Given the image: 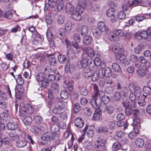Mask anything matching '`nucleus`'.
Here are the masks:
<instances>
[{"label":"nucleus","mask_w":151,"mask_h":151,"mask_svg":"<svg viewBox=\"0 0 151 151\" xmlns=\"http://www.w3.org/2000/svg\"><path fill=\"white\" fill-rule=\"evenodd\" d=\"M98 27H93L92 29V33L96 39H99L103 32L109 34L111 32V30L103 22H99L98 24Z\"/></svg>","instance_id":"nucleus-1"},{"label":"nucleus","mask_w":151,"mask_h":151,"mask_svg":"<svg viewBox=\"0 0 151 151\" xmlns=\"http://www.w3.org/2000/svg\"><path fill=\"white\" fill-rule=\"evenodd\" d=\"M112 51L115 54V57L116 59L119 60L121 62L126 58L125 55L123 52L124 50L122 46L120 44L119 46H114L112 47Z\"/></svg>","instance_id":"nucleus-2"},{"label":"nucleus","mask_w":151,"mask_h":151,"mask_svg":"<svg viewBox=\"0 0 151 151\" xmlns=\"http://www.w3.org/2000/svg\"><path fill=\"white\" fill-rule=\"evenodd\" d=\"M106 139L103 137H100L94 142V147L96 150L102 151L105 148Z\"/></svg>","instance_id":"nucleus-3"},{"label":"nucleus","mask_w":151,"mask_h":151,"mask_svg":"<svg viewBox=\"0 0 151 151\" xmlns=\"http://www.w3.org/2000/svg\"><path fill=\"white\" fill-rule=\"evenodd\" d=\"M34 111L33 107L31 105L27 104L26 105L21 104L19 106V111L22 115H26L27 113L31 114Z\"/></svg>","instance_id":"nucleus-4"},{"label":"nucleus","mask_w":151,"mask_h":151,"mask_svg":"<svg viewBox=\"0 0 151 151\" xmlns=\"http://www.w3.org/2000/svg\"><path fill=\"white\" fill-rule=\"evenodd\" d=\"M48 3L51 8L56 7L58 11H61L64 7L63 0H48Z\"/></svg>","instance_id":"nucleus-5"},{"label":"nucleus","mask_w":151,"mask_h":151,"mask_svg":"<svg viewBox=\"0 0 151 151\" xmlns=\"http://www.w3.org/2000/svg\"><path fill=\"white\" fill-rule=\"evenodd\" d=\"M90 103L94 108H99L102 104L100 95L95 97H93V99L90 100Z\"/></svg>","instance_id":"nucleus-6"},{"label":"nucleus","mask_w":151,"mask_h":151,"mask_svg":"<svg viewBox=\"0 0 151 151\" xmlns=\"http://www.w3.org/2000/svg\"><path fill=\"white\" fill-rule=\"evenodd\" d=\"M101 76V78L104 77L109 78L112 75V70L109 67L105 68H101L99 69Z\"/></svg>","instance_id":"nucleus-7"},{"label":"nucleus","mask_w":151,"mask_h":151,"mask_svg":"<svg viewBox=\"0 0 151 151\" xmlns=\"http://www.w3.org/2000/svg\"><path fill=\"white\" fill-rule=\"evenodd\" d=\"M53 113L56 114H61L64 111V108L61 103L59 102L55 104L52 109Z\"/></svg>","instance_id":"nucleus-8"},{"label":"nucleus","mask_w":151,"mask_h":151,"mask_svg":"<svg viewBox=\"0 0 151 151\" xmlns=\"http://www.w3.org/2000/svg\"><path fill=\"white\" fill-rule=\"evenodd\" d=\"M135 38L139 40H141L142 39H147L148 41V36L147 32L143 30L140 32H137L135 35Z\"/></svg>","instance_id":"nucleus-9"},{"label":"nucleus","mask_w":151,"mask_h":151,"mask_svg":"<svg viewBox=\"0 0 151 151\" xmlns=\"http://www.w3.org/2000/svg\"><path fill=\"white\" fill-rule=\"evenodd\" d=\"M46 37L49 42V45L50 47L53 46L54 45V42L53 40V35L50 29H48L47 30Z\"/></svg>","instance_id":"nucleus-10"},{"label":"nucleus","mask_w":151,"mask_h":151,"mask_svg":"<svg viewBox=\"0 0 151 151\" xmlns=\"http://www.w3.org/2000/svg\"><path fill=\"white\" fill-rule=\"evenodd\" d=\"M55 136V135L54 134L47 132L42 135L41 139L44 141H50L54 138Z\"/></svg>","instance_id":"nucleus-11"},{"label":"nucleus","mask_w":151,"mask_h":151,"mask_svg":"<svg viewBox=\"0 0 151 151\" xmlns=\"http://www.w3.org/2000/svg\"><path fill=\"white\" fill-rule=\"evenodd\" d=\"M33 132L35 134H40L43 133L45 130V128L43 126L40 125L35 126L32 127Z\"/></svg>","instance_id":"nucleus-12"},{"label":"nucleus","mask_w":151,"mask_h":151,"mask_svg":"<svg viewBox=\"0 0 151 151\" xmlns=\"http://www.w3.org/2000/svg\"><path fill=\"white\" fill-rule=\"evenodd\" d=\"M88 63L87 59L86 58H83L81 60L78 62L77 65L80 68H84L87 66Z\"/></svg>","instance_id":"nucleus-13"},{"label":"nucleus","mask_w":151,"mask_h":151,"mask_svg":"<svg viewBox=\"0 0 151 151\" xmlns=\"http://www.w3.org/2000/svg\"><path fill=\"white\" fill-rule=\"evenodd\" d=\"M84 54L87 56H89L90 57H93L95 54L93 50L90 47H87L85 48L83 50Z\"/></svg>","instance_id":"nucleus-14"},{"label":"nucleus","mask_w":151,"mask_h":151,"mask_svg":"<svg viewBox=\"0 0 151 151\" xmlns=\"http://www.w3.org/2000/svg\"><path fill=\"white\" fill-rule=\"evenodd\" d=\"M114 110V107L112 105L109 104L105 105L103 109L104 112L109 114H112Z\"/></svg>","instance_id":"nucleus-15"},{"label":"nucleus","mask_w":151,"mask_h":151,"mask_svg":"<svg viewBox=\"0 0 151 151\" xmlns=\"http://www.w3.org/2000/svg\"><path fill=\"white\" fill-rule=\"evenodd\" d=\"M74 123L77 127L80 128L82 127L84 125L83 121L80 117L76 118L74 120Z\"/></svg>","instance_id":"nucleus-16"},{"label":"nucleus","mask_w":151,"mask_h":151,"mask_svg":"<svg viewBox=\"0 0 151 151\" xmlns=\"http://www.w3.org/2000/svg\"><path fill=\"white\" fill-rule=\"evenodd\" d=\"M101 75L99 69L96 70L95 72L92 74L91 76V80L93 82H95L97 81L99 78H101Z\"/></svg>","instance_id":"nucleus-17"},{"label":"nucleus","mask_w":151,"mask_h":151,"mask_svg":"<svg viewBox=\"0 0 151 151\" xmlns=\"http://www.w3.org/2000/svg\"><path fill=\"white\" fill-rule=\"evenodd\" d=\"M139 131L137 128L136 127H134L133 130L128 134V137L130 139H134L137 135L139 134Z\"/></svg>","instance_id":"nucleus-18"},{"label":"nucleus","mask_w":151,"mask_h":151,"mask_svg":"<svg viewBox=\"0 0 151 151\" xmlns=\"http://www.w3.org/2000/svg\"><path fill=\"white\" fill-rule=\"evenodd\" d=\"M94 67H95V66H93L92 68L91 67V68H90V67H89L84 70L83 73V75L87 78L90 77L93 71L92 69H93Z\"/></svg>","instance_id":"nucleus-19"},{"label":"nucleus","mask_w":151,"mask_h":151,"mask_svg":"<svg viewBox=\"0 0 151 151\" xmlns=\"http://www.w3.org/2000/svg\"><path fill=\"white\" fill-rule=\"evenodd\" d=\"M67 55L70 59H73L75 56L76 51L72 47L67 49Z\"/></svg>","instance_id":"nucleus-20"},{"label":"nucleus","mask_w":151,"mask_h":151,"mask_svg":"<svg viewBox=\"0 0 151 151\" xmlns=\"http://www.w3.org/2000/svg\"><path fill=\"white\" fill-rule=\"evenodd\" d=\"M51 89L52 92L55 94L59 93L60 90L59 85L57 83L53 82L51 85Z\"/></svg>","instance_id":"nucleus-21"},{"label":"nucleus","mask_w":151,"mask_h":151,"mask_svg":"<svg viewBox=\"0 0 151 151\" xmlns=\"http://www.w3.org/2000/svg\"><path fill=\"white\" fill-rule=\"evenodd\" d=\"M47 56L49 58L48 62L49 65L52 66H55L57 63L55 58L51 54H48Z\"/></svg>","instance_id":"nucleus-22"},{"label":"nucleus","mask_w":151,"mask_h":151,"mask_svg":"<svg viewBox=\"0 0 151 151\" xmlns=\"http://www.w3.org/2000/svg\"><path fill=\"white\" fill-rule=\"evenodd\" d=\"M101 115L100 109L99 108H96L93 115V119L95 121L99 120Z\"/></svg>","instance_id":"nucleus-23"},{"label":"nucleus","mask_w":151,"mask_h":151,"mask_svg":"<svg viewBox=\"0 0 151 151\" xmlns=\"http://www.w3.org/2000/svg\"><path fill=\"white\" fill-rule=\"evenodd\" d=\"M22 37L21 40V43L22 45H28L29 42L26 39V31L25 29H23L22 32Z\"/></svg>","instance_id":"nucleus-24"},{"label":"nucleus","mask_w":151,"mask_h":151,"mask_svg":"<svg viewBox=\"0 0 151 151\" xmlns=\"http://www.w3.org/2000/svg\"><path fill=\"white\" fill-rule=\"evenodd\" d=\"M66 12L68 14H71L73 12L74 7L70 3H67L65 7Z\"/></svg>","instance_id":"nucleus-25"},{"label":"nucleus","mask_w":151,"mask_h":151,"mask_svg":"<svg viewBox=\"0 0 151 151\" xmlns=\"http://www.w3.org/2000/svg\"><path fill=\"white\" fill-rule=\"evenodd\" d=\"M83 145L86 150H93V146L90 141H85L83 142Z\"/></svg>","instance_id":"nucleus-26"},{"label":"nucleus","mask_w":151,"mask_h":151,"mask_svg":"<svg viewBox=\"0 0 151 151\" xmlns=\"http://www.w3.org/2000/svg\"><path fill=\"white\" fill-rule=\"evenodd\" d=\"M91 86H93V91L94 92V93L93 95V97H95L100 95L97 85L95 83H93L91 85Z\"/></svg>","instance_id":"nucleus-27"},{"label":"nucleus","mask_w":151,"mask_h":151,"mask_svg":"<svg viewBox=\"0 0 151 151\" xmlns=\"http://www.w3.org/2000/svg\"><path fill=\"white\" fill-rule=\"evenodd\" d=\"M146 97L145 96V94H142V96L137 98V100L138 101V103L139 105L141 106H143L145 104V99Z\"/></svg>","instance_id":"nucleus-28"},{"label":"nucleus","mask_w":151,"mask_h":151,"mask_svg":"<svg viewBox=\"0 0 151 151\" xmlns=\"http://www.w3.org/2000/svg\"><path fill=\"white\" fill-rule=\"evenodd\" d=\"M27 144V142L23 140H18L16 142V146L20 148H23L26 146Z\"/></svg>","instance_id":"nucleus-29"},{"label":"nucleus","mask_w":151,"mask_h":151,"mask_svg":"<svg viewBox=\"0 0 151 151\" xmlns=\"http://www.w3.org/2000/svg\"><path fill=\"white\" fill-rule=\"evenodd\" d=\"M6 127L9 129L14 130L17 128L18 125L15 122H9L7 124Z\"/></svg>","instance_id":"nucleus-30"},{"label":"nucleus","mask_w":151,"mask_h":151,"mask_svg":"<svg viewBox=\"0 0 151 151\" xmlns=\"http://www.w3.org/2000/svg\"><path fill=\"white\" fill-rule=\"evenodd\" d=\"M73 24L71 21H68L65 24V29L68 32H70L72 29Z\"/></svg>","instance_id":"nucleus-31"},{"label":"nucleus","mask_w":151,"mask_h":151,"mask_svg":"<svg viewBox=\"0 0 151 151\" xmlns=\"http://www.w3.org/2000/svg\"><path fill=\"white\" fill-rule=\"evenodd\" d=\"M46 78L45 74L43 73H39L36 77V80L38 82L43 81Z\"/></svg>","instance_id":"nucleus-32"},{"label":"nucleus","mask_w":151,"mask_h":151,"mask_svg":"<svg viewBox=\"0 0 151 151\" xmlns=\"http://www.w3.org/2000/svg\"><path fill=\"white\" fill-rule=\"evenodd\" d=\"M134 92L137 98L142 96V90L139 86H136L134 88Z\"/></svg>","instance_id":"nucleus-33"},{"label":"nucleus","mask_w":151,"mask_h":151,"mask_svg":"<svg viewBox=\"0 0 151 151\" xmlns=\"http://www.w3.org/2000/svg\"><path fill=\"white\" fill-rule=\"evenodd\" d=\"M92 40V38L91 36L85 35L83 40V44L86 45H89L91 42Z\"/></svg>","instance_id":"nucleus-34"},{"label":"nucleus","mask_w":151,"mask_h":151,"mask_svg":"<svg viewBox=\"0 0 151 151\" xmlns=\"http://www.w3.org/2000/svg\"><path fill=\"white\" fill-rule=\"evenodd\" d=\"M78 6H82L85 8L87 7L89 5H91V3L87 4L86 0H78Z\"/></svg>","instance_id":"nucleus-35"},{"label":"nucleus","mask_w":151,"mask_h":151,"mask_svg":"<svg viewBox=\"0 0 151 151\" xmlns=\"http://www.w3.org/2000/svg\"><path fill=\"white\" fill-rule=\"evenodd\" d=\"M71 17L73 19L76 21H80L82 19L81 16L77 12L74 11L71 14Z\"/></svg>","instance_id":"nucleus-36"},{"label":"nucleus","mask_w":151,"mask_h":151,"mask_svg":"<svg viewBox=\"0 0 151 151\" xmlns=\"http://www.w3.org/2000/svg\"><path fill=\"white\" fill-rule=\"evenodd\" d=\"M0 116H1V119H2L4 121H9L10 119L9 115L7 112H4L1 113Z\"/></svg>","instance_id":"nucleus-37"},{"label":"nucleus","mask_w":151,"mask_h":151,"mask_svg":"<svg viewBox=\"0 0 151 151\" xmlns=\"http://www.w3.org/2000/svg\"><path fill=\"white\" fill-rule=\"evenodd\" d=\"M79 91L83 95L86 96L88 94V91L85 87L80 86L79 88Z\"/></svg>","instance_id":"nucleus-38"},{"label":"nucleus","mask_w":151,"mask_h":151,"mask_svg":"<svg viewBox=\"0 0 151 151\" xmlns=\"http://www.w3.org/2000/svg\"><path fill=\"white\" fill-rule=\"evenodd\" d=\"M98 132L99 133L107 135L109 134L108 129L106 127H101L99 128Z\"/></svg>","instance_id":"nucleus-39"},{"label":"nucleus","mask_w":151,"mask_h":151,"mask_svg":"<svg viewBox=\"0 0 151 151\" xmlns=\"http://www.w3.org/2000/svg\"><path fill=\"white\" fill-rule=\"evenodd\" d=\"M16 79L17 83L18 84V85H22L24 84V80L23 79L20 75L17 76L16 78H15Z\"/></svg>","instance_id":"nucleus-40"},{"label":"nucleus","mask_w":151,"mask_h":151,"mask_svg":"<svg viewBox=\"0 0 151 151\" xmlns=\"http://www.w3.org/2000/svg\"><path fill=\"white\" fill-rule=\"evenodd\" d=\"M143 91L144 92L143 94H145V96L146 97L151 93V89L150 87L147 86H145L143 87Z\"/></svg>","instance_id":"nucleus-41"},{"label":"nucleus","mask_w":151,"mask_h":151,"mask_svg":"<svg viewBox=\"0 0 151 151\" xmlns=\"http://www.w3.org/2000/svg\"><path fill=\"white\" fill-rule=\"evenodd\" d=\"M75 67L73 65H70L68 63L65 66V70L67 72H69L71 73L74 69Z\"/></svg>","instance_id":"nucleus-42"},{"label":"nucleus","mask_w":151,"mask_h":151,"mask_svg":"<svg viewBox=\"0 0 151 151\" xmlns=\"http://www.w3.org/2000/svg\"><path fill=\"white\" fill-rule=\"evenodd\" d=\"M121 147V143L118 142L114 143L112 145V149L114 151L118 150Z\"/></svg>","instance_id":"nucleus-43"},{"label":"nucleus","mask_w":151,"mask_h":151,"mask_svg":"<svg viewBox=\"0 0 151 151\" xmlns=\"http://www.w3.org/2000/svg\"><path fill=\"white\" fill-rule=\"evenodd\" d=\"M60 94L61 98L64 99H68L69 97L68 93L66 90H62L60 92Z\"/></svg>","instance_id":"nucleus-44"},{"label":"nucleus","mask_w":151,"mask_h":151,"mask_svg":"<svg viewBox=\"0 0 151 151\" xmlns=\"http://www.w3.org/2000/svg\"><path fill=\"white\" fill-rule=\"evenodd\" d=\"M88 32V27L86 26H83L81 30V34L82 36L86 35Z\"/></svg>","instance_id":"nucleus-45"},{"label":"nucleus","mask_w":151,"mask_h":151,"mask_svg":"<svg viewBox=\"0 0 151 151\" xmlns=\"http://www.w3.org/2000/svg\"><path fill=\"white\" fill-rule=\"evenodd\" d=\"M115 10L114 8L109 9L106 12V15L108 17H110L115 14Z\"/></svg>","instance_id":"nucleus-46"},{"label":"nucleus","mask_w":151,"mask_h":151,"mask_svg":"<svg viewBox=\"0 0 151 151\" xmlns=\"http://www.w3.org/2000/svg\"><path fill=\"white\" fill-rule=\"evenodd\" d=\"M146 71L143 68H140L137 70V74L139 76L142 77L145 74Z\"/></svg>","instance_id":"nucleus-47"},{"label":"nucleus","mask_w":151,"mask_h":151,"mask_svg":"<svg viewBox=\"0 0 151 151\" xmlns=\"http://www.w3.org/2000/svg\"><path fill=\"white\" fill-rule=\"evenodd\" d=\"M144 143L143 140L140 138L137 139L135 142L136 146L139 147H142L143 146Z\"/></svg>","instance_id":"nucleus-48"},{"label":"nucleus","mask_w":151,"mask_h":151,"mask_svg":"<svg viewBox=\"0 0 151 151\" xmlns=\"http://www.w3.org/2000/svg\"><path fill=\"white\" fill-rule=\"evenodd\" d=\"M73 39L74 42L76 43H79L81 41V38L79 34L78 33L75 34L73 36Z\"/></svg>","instance_id":"nucleus-49"},{"label":"nucleus","mask_w":151,"mask_h":151,"mask_svg":"<svg viewBox=\"0 0 151 151\" xmlns=\"http://www.w3.org/2000/svg\"><path fill=\"white\" fill-rule=\"evenodd\" d=\"M32 121L31 117L29 116H26L22 120L23 122L25 125L29 124Z\"/></svg>","instance_id":"nucleus-50"},{"label":"nucleus","mask_w":151,"mask_h":151,"mask_svg":"<svg viewBox=\"0 0 151 151\" xmlns=\"http://www.w3.org/2000/svg\"><path fill=\"white\" fill-rule=\"evenodd\" d=\"M121 92L122 96H124L125 99L128 98V91L126 88H122Z\"/></svg>","instance_id":"nucleus-51"},{"label":"nucleus","mask_w":151,"mask_h":151,"mask_svg":"<svg viewBox=\"0 0 151 151\" xmlns=\"http://www.w3.org/2000/svg\"><path fill=\"white\" fill-rule=\"evenodd\" d=\"M112 66L113 70L116 72H119L121 70L120 67L116 63H113L112 65Z\"/></svg>","instance_id":"nucleus-52"},{"label":"nucleus","mask_w":151,"mask_h":151,"mask_svg":"<svg viewBox=\"0 0 151 151\" xmlns=\"http://www.w3.org/2000/svg\"><path fill=\"white\" fill-rule=\"evenodd\" d=\"M112 32L114 34L119 36H122L124 34L123 31L120 29H113L112 30Z\"/></svg>","instance_id":"nucleus-53"},{"label":"nucleus","mask_w":151,"mask_h":151,"mask_svg":"<svg viewBox=\"0 0 151 151\" xmlns=\"http://www.w3.org/2000/svg\"><path fill=\"white\" fill-rule=\"evenodd\" d=\"M60 129V127L57 124H53L51 127V130L53 133L58 132Z\"/></svg>","instance_id":"nucleus-54"},{"label":"nucleus","mask_w":151,"mask_h":151,"mask_svg":"<svg viewBox=\"0 0 151 151\" xmlns=\"http://www.w3.org/2000/svg\"><path fill=\"white\" fill-rule=\"evenodd\" d=\"M45 19L47 24L50 25L52 24V18L50 14H46Z\"/></svg>","instance_id":"nucleus-55"},{"label":"nucleus","mask_w":151,"mask_h":151,"mask_svg":"<svg viewBox=\"0 0 151 151\" xmlns=\"http://www.w3.org/2000/svg\"><path fill=\"white\" fill-rule=\"evenodd\" d=\"M140 122V119L138 118H136L133 120V122L132 124L133 126L134 127H137L138 129V127L139 126V123Z\"/></svg>","instance_id":"nucleus-56"},{"label":"nucleus","mask_w":151,"mask_h":151,"mask_svg":"<svg viewBox=\"0 0 151 151\" xmlns=\"http://www.w3.org/2000/svg\"><path fill=\"white\" fill-rule=\"evenodd\" d=\"M67 58L64 55H59L58 56V59L59 62L61 63H64L66 61Z\"/></svg>","instance_id":"nucleus-57"},{"label":"nucleus","mask_w":151,"mask_h":151,"mask_svg":"<svg viewBox=\"0 0 151 151\" xmlns=\"http://www.w3.org/2000/svg\"><path fill=\"white\" fill-rule=\"evenodd\" d=\"M143 48V45L141 44L135 47L134 50V52L137 54H139L142 51Z\"/></svg>","instance_id":"nucleus-58"},{"label":"nucleus","mask_w":151,"mask_h":151,"mask_svg":"<svg viewBox=\"0 0 151 151\" xmlns=\"http://www.w3.org/2000/svg\"><path fill=\"white\" fill-rule=\"evenodd\" d=\"M146 17L145 15L143 14H139L135 17V20L138 22H141L145 19Z\"/></svg>","instance_id":"nucleus-59"},{"label":"nucleus","mask_w":151,"mask_h":151,"mask_svg":"<svg viewBox=\"0 0 151 151\" xmlns=\"http://www.w3.org/2000/svg\"><path fill=\"white\" fill-rule=\"evenodd\" d=\"M81 107L78 103H76L74 105L73 111L75 114L77 113L80 110Z\"/></svg>","instance_id":"nucleus-60"},{"label":"nucleus","mask_w":151,"mask_h":151,"mask_svg":"<svg viewBox=\"0 0 151 151\" xmlns=\"http://www.w3.org/2000/svg\"><path fill=\"white\" fill-rule=\"evenodd\" d=\"M41 39H39V38H32L30 41L32 43L36 45H38L41 43L40 41Z\"/></svg>","instance_id":"nucleus-61"},{"label":"nucleus","mask_w":151,"mask_h":151,"mask_svg":"<svg viewBox=\"0 0 151 151\" xmlns=\"http://www.w3.org/2000/svg\"><path fill=\"white\" fill-rule=\"evenodd\" d=\"M15 89L16 92H19V94L23 93L24 89L22 85H18L17 86Z\"/></svg>","instance_id":"nucleus-62"},{"label":"nucleus","mask_w":151,"mask_h":151,"mask_svg":"<svg viewBox=\"0 0 151 151\" xmlns=\"http://www.w3.org/2000/svg\"><path fill=\"white\" fill-rule=\"evenodd\" d=\"M84 112L85 114L87 116H91L92 114L91 109L89 108L86 107L84 109Z\"/></svg>","instance_id":"nucleus-63"},{"label":"nucleus","mask_w":151,"mask_h":151,"mask_svg":"<svg viewBox=\"0 0 151 151\" xmlns=\"http://www.w3.org/2000/svg\"><path fill=\"white\" fill-rule=\"evenodd\" d=\"M145 151H151V141H148L147 142L145 145Z\"/></svg>","instance_id":"nucleus-64"}]
</instances>
